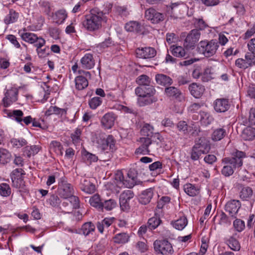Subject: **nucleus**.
<instances>
[{"instance_id": "1", "label": "nucleus", "mask_w": 255, "mask_h": 255, "mask_svg": "<svg viewBox=\"0 0 255 255\" xmlns=\"http://www.w3.org/2000/svg\"><path fill=\"white\" fill-rule=\"evenodd\" d=\"M104 12L97 9H93L90 14L85 16L82 22L83 27L88 31L93 32L100 29L103 23H107L108 19Z\"/></svg>"}, {"instance_id": "2", "label": "nucleus", "mask_w": 255, "mask_h": 255, "mask_svg": "<svg viewBox=\"0 0 255 255\" xmlns=\"http://www.w3.org/2000/svg\"><path fill=\"white\" fill-rule=\"evenodd\" d=\"M135 94L139 97L138 103L141 107L151 104L157 101V98L154 96L156 90L151 84L147 86H138L135 89Z\"/></svg>"}, {"instance_id": "3", "label": "nucleus", "mask_w": 255, "mask_h": 255, "mask_svg": "<svg viewBox=\"0 0 255 255\" xmlns=\"http://www.w3.org/2000/svg\"><path fill=\"white\" fill-rule=\"evenodd\" d=\"M218 42L215 40L200 41L197 47L198 52L206 57L213 56L218 48Z\"/></svg>"}, {"instance_id": "4", "label": "nucleus", "mask_w": 255, "mask_h": 255, "mask_svg": "<svg viewBox=\"0 0 255 255\" xmlns=\"http://www.w3.org/2000/svg\"><path fill=\"white\" fill-rule=\"evenodd\" d=\"M58 192L59 195L64 199H67L74 194L73 186L65 177L60 178L58 181Z\"/></svg>"}, {"instance_id": "5", "label": "nucleus", "mask_w": 255, "mask_h": 255, "mask_svg": "<svg viewBox=\"0 0 255 255\" xmlns=\"http://www.w3.org/2000/svg\"><path fill=\"white\" fill-rule=\"evenodd\" d=\"M156 253L163 255H171L174 253L171 244L166 240H156L153 243Z\"/></svg>"}, {"instance_id": "6", "label": "nucleus", "mask_w": 255, "mask_h": 255, "mask_svg": "<svg viewBox=\"0 0 255 255\" xmlns=\"http://www.w3.org/2000/svg\"><path fill=\"white\" fill-rule=\"evenodd\" d=\"M200 36L201 33L199 29H194L191 30L184 40V47L186 50L194 49Z\"/></svg>"}, {"instance_id": "7", "label": "nucleus", "mask_w": 255, "mask_h": 255, "mask_svg": "<svg viewBox=\"0 0 255 255\" xmlns=\"http://www.w3.org/2000/svg\"><path fill=\"white\" fill-rule=\"evenodd\" d=\"M80 75L75 79V87L78 90H82L88 86V78H91V74L89 72L83 70H79Z\"/></svg>"}, {"instance_id": "8", "label": "nucleus", "mask_w": 255, "mask_h": 255, "mask_svg": "<svg viewBox=\"0 0 255 255\" xmlns=\"http://www.w3.org/2000/svg\"><path fill=\"white\" fill-rule=\"evenodd\" d=\"M145 17L152 23H158L164 19L163 13L158 12L153 8H149L145 10Z\"/></svg>"}, {"instance_id": "9", "label": "nucleus", "mask_w": 255, "mask_h": 255, "mask_svg": "<svg viewBox=\"0 0 255 255\" xmlns=\"http://www.w3.org/2000/svg\"><path fill=\"white\" fill-rule=\"evenodd\" d=\"M136 57L141 59H150L156 54L155 49L151 47H139L136 49Z\"/></svg>"}, {"instance_id": "10", "label": "nucleus", "mask_w": 255, "mask_h": 255, "mask_svg": "<svg viewBox=\"0 0 255 255\" xmlns=\"http://www.w3.org/2000/svg\"><path fill=\"white\" fill-rule=\"evenodd\" d=\"M18 93V91L16 88H11L7 90L2 100L4 107H7L17 101Z\"/></svg>"}, {"instance_id": "11", "label": "nucleus", "mask_w": 255, "mask_h": 255, "mask_svg": "<svg viewBox=\"0 0 255 255\" xmlns=\"http://www.w3.org/2000/svg\"><path fill=\"white\" fill-rule=\"evenodd\" d=\"M116 140L112 135H109L106 138L101 139L100 143V148L103 150H110L112 152L116 150Z\"/></svg>"}, {"instance_id": "12", "label": "nucleus", "mask_w": 255, "mask_h": 255, "mask_svg": "<svg viewBox=\"0 0 255 255\" xmlns=\"http://www.w3.org/2000/svg\"><path fill=\"white\" fill-rule=\"evenodd\" d=\"M194 146L203 152V154L208 153L211 148L209 140L204 136L196 139Z\"/></svg>"}, {"instance_id": "13", "label": "nucleus", "mask_w": 255, "mask_h": 255, "mask_svg": "<svg viewBox=\"0 0 255 255\" xmlns=\"http://www.w3.org/2000/svg\"><path fill=\"white\" fill-rule=\"evenodd\" d=\"M236 65L240 68L246 69L253 65H255V57L246 53L245 59L239 58L236 61Z\"/></svg>"}, {"instance_id": "14", "label": "nucleus", "mask_w": 255, "mask_h": 255, "mask_svg": "<svg viewBox=\"0 0 255 255\" xmlns=\"http://www.w3.org/2000/svg\"><path fill=\"white\" fill-rule=\"evenodd\" d=\"M140 141L141 144L136 149L135 153L137 154H140L143 155L149 154L150 152L149 146L152 144L151 139L149 137H141L140 138Z\"/></svg>"}, {"instance_id": "15", "label": "nucleus", "mask_w": 255, "mask_h": 255, "mask_svg": "<svg viewBox=\"0 0 255 255\" xmlns=\"http://www.w3.org/2000/svg\"><path fill=\"white\" fill-rule=\"evenodd\" d=\"M138 172L134 168H130L128 172V180L127 184L128 188H131L135 185L140 184L141 182L137 178Z\"/></svg>"}, {"instance_id": "16", "label": "nucleus", "mask_w": 255, "mask_h": 255, "mask_svg": "<svg viewBox=\"0 0 255 255\" xmlns=\"http://www.w3.org/2000/svg\"><path fill=\"white\" fill-rule=\"evenodd\" d=\"M80 187L82 191L87 194H92L96 191L95 185L89 179L83 178L81 179Z\"/></svg>"}, {"instance_id": "17", "label": "nucleus", "mask_w": 255, "mask_h": 255, "mask_svg": "<svg viewBox=\"0 0 255 255\" xmlns=\"http://www.w3.org/2000/svg\"><path fill=\"white\" fill-rule=\"evenodd\" d=\"M116 118V116L113 113H108L101 119L102 125L105 128H111L114 125Z\"/></svg>"}, {"instance_id": "18", "label": "nucleus", "mask_w": 255, "mask_h": 255, "mask_svg": "<svg viewBox=\"0 0 255 255\" xmlns=\"http://www.w3.org/2000/svg\"><path fill=\"white\" fill-rule=\"evenodd\" d=\"M240 203L238 200H232L228 202L225 206V210L229 213V215L233 217L237 213L240 208Z\"/></svg>"}, {"instance_id": "19", "label": "nucleus", "mask_w": 255, "mask_h": 255, "mask_svg": "<svg viewBox=\"0 0 255 255\" xmlns=\"http://www.w3.org/2000/svg\"><path fill=\"white\" fill-rule=\"evenodd\" d=\"M191 94L196 98H200L205 91V88L201 84L193 83L189 86Z\"/></svg>"}, {"instance_id": "20", "label": "nucleus", "mask_w": 255, "mask_h": 255, "mask_svg": "<svg viewBox=\"0 0 255 255\" xmlns=\"http://www.w3.org/2000/svg\"><path fill=\"white\" fill-rule=\"evenodd\" d=\"M81 66L86 69H91L95 65V60L93 56L91 54H86L80 60Z\"/></svg>"}, {"instance_id": "21", "label": "nucleus", "mask_w": 255, "mask_h": 255, "mask_svg": "<svg viewBox=\"0 0 255 255\" xmlns=\"http://www.w3.org/2000/svg\"><path fill=\"white\" fill-rule=\"evenodd\" d=\"M127 183L128 180L124 179L123 172L121 171H118L115 175L114 185L119 189L127 188Z\"/></svg>"}, {"instance_id": "22", "label": "nucleus", "mask_w": 255, "mask_h": 255, "mask_svg": "<svg viewBox=\"0 0 255 255\" xmlns=\"http://www.w3.org/2000/svg\"><path fill=\"white\" fill-rule=\"evenodd\" d=\"M153 195V192L152 188L147 189L143 191L139 195V201L143 205L148 204Z\"/></svg>"}, {"instance_id": "23", "label": "nucleus", "mask_w": 255, "mask_h": 255, "mask_svg": "<svg viewBox=\"0 0 255 255\" xmlns=\"http://www.w3.org/2000/svg\"><path fill=\"white\" fill-rule=\"evenodd\" d=\"M245 157V154L243 151H237L234 155V157L232 158H226V160L231 161L232 162H229L228 163L231 164H236L237 165V167H239L242 166L243 162H242V158Z\"/></svg>"}, {"instance_id": "24", "label": "nucleus", "mask_w": 255, "mask_h": 255, "mask_svg": "<svg viewBox=\"0 0 255 255\" xmlns=\"http://www.w3.org/2000/svg\"><path fill=\"white\" fill-rule=\"evenodd\" d=\"M143 27L137 21H133L127 23L125 25L126 30L136 33L142 32Z\"/></svg>"}, {"instance_id": "25", "label": "nucleus", "mask_w": 255, "mask_h": 255, "mask_svg": "<svg viewBox=\"0 0 255 255\" xmlns=\"http://www.w3.org/2000/svg\"><path fill=\"white\" fill-rule=\"evenodd\" d=\"M170 49L172 54L177 57H188L189 55L183 47L173 45L171 46Z\"/></svg>"}, {"instance_id": "26", "label": "nucleus", "mask_w": 255, "mask_h": 255, "mask_svg": "<svg viewBox=\"0 0 255 255\" xmlns=\"http://www.w3.org/2000/svg\"><path fill=\"white\" fill-rule=\"evenodd\" d=\"M242 138L245 140H252L255 137V128L248 127L242 131Z\"/></svg>"}, {"instance_id": "27", "label": "nucleus", "mask_w": 255, "mask_h": 255, "mask_svg": "<svg viewBox=\"0 0 255 255\" xmlns=\"http://www.w3.org/2000/svg\"><path fill=\"white\" fill-rule=\"evenodd\" d=\"M156 83L163 86L170 85L172 83V80L169 76L162 74H158L155 76Z\"/></svg>"}, {"instance_id": "28", "label": "nucleus", "mask_w": 255, "mask_h": 255, "mask_svg": "<svg viewBox=\"0 0 255 255\" xmlns=\"http://www.w3.org/2000/svg\"><path fill=\"white\" fill-rule=\"evenodd\" d=\"M89 203L92 207L96 208L98 211H102V205L103 202L100 196L98 194H95L90 197Z\"/></svg>"}, {"instance_id": "29", "label": "nucleus", "mask_w": 255, "mask_h": 255, "mask_svg": "<svg viewBox=\"0 0 255 255\" xmlns=\"http://www.w3.org/2000/svg\"><path fill=\"white\" fill-rule=\"evenodd\" d=\"M67 13L64 9H60L57 11L52 15L53 19L57 24H61L67 17Z\"/></svg>"}, {"instance_id": "30", "label": "nucleus", "mask_w": 255, "mask_h": 255, "mask_svg": "<svg viewBox=\"0 0 255 255\" xmlns=\"http://www.w3.org/2000/svg\"><path fill=\"white\" fill-rule=\"evenodd\" d=\"M165 93L167 97L177 99L181 94V91L178 88L171 86L165 89Z\"/></svg>"}, {"instance_id": "31", "label": "nucleus", "mask_w": 255, "mask_h": 255, "mask_svg": "<svg viewBox=\"0 0 255 255\" xmlns=\"http://www.w3.org/2000/svg\"><path fill=\"white\" fill-rule=\"evenodd\" d=\"M184 190L186 194L192 197L197 195L199 193V189L190 183L185 185Z\"/></svg>"}, {"instance_id": "32", "label": "nucleus", "mask_w": 255, "mask_h": 255, "mask_svg": "<svg viewBox=\"0 0 255 255\" xmlns=\"http://www.w3.org/2000/svg\"><path fill=\"white\" fill-rule=\"evenodd\" d=\"M200 115L201 124L204 126L210 125L213 121V117L208 113L201 111Z\"/></svg>"}, {"instance_id": "33", "label": "nucleus", "mask_w": 255, "mask_h": 255, "mask_svg": "<svg viewBox=\"0 0 255 255\" xmlns=\"http://www.w3.org/2000/svg\"><path fill=\"white\" fill-rule=\"evenodd\" d=\"M95 229V226L93 223L91 222L84 223L81 227V230L83 235L88 236L92 234Z\"/></svg>"}, {"instance_id": "34", "label": "nucleus", "mask_w": 255, "mask_h": 255, "mask_svg": "<svg viewBox=\"0 0 255 255\" xmlns=\"http://www.w3.org/2000/svg\"><path fill=\"white\" fill-rule=\"evenodd\" d=\"M136 82L139 86H147L151 84V79L147 75L142 74L136 78Z\"/></svg>"}, {"instance_id": "35", "label": "nucleus", "mask_w": 255, "mask_h": 255, "mask_svg": "<svg viewBox=\"0 0 255 255\" xmlns=\"http://www.w3.org/2000/svg\"><path fill=\"white\" fill-rule=\"evenodd\" d=\"M18 17V13L12 9H10L9 14L4 18V22L8 24L16 21Z\"/></svg>"}, {"instance_id": "36", "label": "nucleus", "mask_w": 255, "mask_h": 255, "mask_svg": "<svg viewBox=\"0 0 255 255\" xmlns=\"http://www.w3.org/2000/svg\"><path fill=\"white\" fill-rule=\"evenodd\" d=\"M229 162H232L229 160H226V158L224 159V176H229L233 174L234 173V168L237 167L236 164H231L228 163Z\"/></svg>"}, {"instance_id": "37", "label": "nucleus", "mask_w": 255, "mask_h": 255, "mask_svg": "<svg viewBox=\"0 0 255 255\" xmlns=\"http://www.w3.org/2000/svg\"><path fill=\"white\" fill-rule=\"evenodd\" d=\"M21 38L24 41L30 43H34L38 39V37L36 34L30 32H25L21 35Z\"/></svg>"}, {"instance_id": "38", "label": "nucleus", "mask_w": 255, "mask_h": 255, "mask_svg": "<svg viewBox=\"0 0 255 255\" xmlns=\"http://www.w3.org/2000/svg\"><path fill=\"white\" fill-rule=\"evenodd\" d=\"M173 226L178 230H183L187 224V218L183 216L176 220L173 224Z\"/></svg>"}, {"instance_id": "39", "label": "nucleus", "mask_w": 255, "mask_h": 255, "mask_svg": "<svg viewBox=\"0 0 255 255\" xmlns=\"http://www.w3.org/2000/svg\"><path fill=\"white\" fill-rule=\"evenodd\" d=\"M11 155L7 150L4 148H0V162L4 164L10 160Z\"/></svg>"}, {"instance_id": "40", "label": "nucleus", "mask_w": 255, "mask_h": 255, "mask_svg": "<svg viewBox=\"0 0 255 255\" xmlns=\"http://www.w3.org/2000/svg\"><path fill=\"white\" fill-rule=\"evenodd\" d=\"M117 202L114 199H110L109 200H105L104 202H103L102 205V211H103L104 209L107 211H111L117 206Z\"/></svg>"}, {"instance_id": "41", "label": "nucleus", "mask_w": 255, "mask_h": 255, "mask_svg": "<svg viewBox=\"0 0 255 255\" xmlns=\"http://www.w3.org/2000/svg\"><path fill=\"white\" fill-rule=\"evenodd\" d=\"M227 244L229 247L233 251H239L240 249V245L237 239L231 237L227 240Z\"/></svg>"}, {"instance_id": "42", "label": "nucleus", "mask_w": 255, "mask_h": 255, "mask_svg": "<svg viewBox=\"0 0 255 255\" xmlns=\"http://www.w3.org/2000/svg\"><path fill=\"white\" fill-rule=\"evenodd\" d=\"M40 150V147L37 145L26 146L24 148V153L27 157H30L32 155L37 154Z\"/></svg>"}, {"instance_id": "43", "label": "nucleus", "mask_w": 255, "mask_h": 255, "mask_svg": "<svg viewBox=\"0 0 255 255\" xmlns=\"http://www.w3.org/2000/svg\"><path fill=\"white\" fill-rule=\"evenodd\" d=\"M129 236L126 233L117 234L114 237V241L118 244H125L128 242Z\"/></svg>"}, {"instance_id": "44", "label": "nucleus", "mask_w": 255, "mask_h": 255, "mask_svg": "<svg viewBox=\"0 0 255 255\" xmlns=\"http://www.w3.org/2000/svg\"><path fill=\"white\" fill-rule=\"evenodd\" d=\"M153 127L149 124H146L142 127L141 130V133L142 135L146 136V137H149L150 138L153 134Z\"/></svg>"}, {"instance_id": "45", "label": "nucleus", "mask_w": 255, "mask_h": 255, "mask_svg": "<svg viewBox=\"0 0 255 255\" xmlns=\"http://www.w3.org/2000/svg\"><path fill=\"white\" fill-rule=\"evenodd\" d=\"M11 193L9 185L5 183L0 184V195L3 197L9 196Z\"/></svg>"}, {"instance_id": "46", "label": "nucleus", "mask_w": 255, "mask_h": 255, "mask_svg": "<svg viewBox=\"0 0 255 255\" xmlns=\"http://www.w3.org/2000/svg\"><path fill=\"white\" fill-rule=\"evenodd\" d=\"M161 220L156 217L150 218L148 221V228L152 230L156 228L161 223Z\"/></svg>"}, {"instance_id": "47", "label": "nucleus", "mask_w": 255, "mask_h": 255, "mask_svg": "<svg viewBox=\"0 0 255 255\" xmlns=\"http://www.w3.org/2000/svg\"><path fill=\"white\" fill-rule=\"evenodd\" d=\"M176 128L180 132L184 134H187L189 133V126L185 121H181L179 122L176 125Z\"/></svg>"}, {"instance_id": "48", "label": "nucleus", "mask_w": 255, "mask_h": 255, "mask_svg": "<svg viewBox=\"0 0 255 255\" xmlns=\"http://www.w3.org/2000/svg\"><path fill=\"white\" fill-rule=\"evenodd\" d=\"M253 195L252 189L249 187H244L240 193V197L244 200H247Z\"/></svg>"}, {"instance_id": "49", "label": "nucleus", "mask_w": 255, "mask_h": 255, "mask_svg": "<svg viewBox=\"0 0 255 255\" xmlns=\"http://www.w3.org/2000/svg\"><path fill=\"white\" fill-rule=\"evenodd\" d=\"M102 100L101 98L95 97L89 101V105L91 109L95 110L101 105Z\"/></svg>"}, {"instance_id": "50", "label": "nucleus", "mask_w": 255, "mask_h": 255, "mask_svg": "<svg viewBox=\"0 0 255 255\" xmlns=\"http://www.w3.org/2000/svg\"><path fill=\"white\" fill-rule=\"evenodd\" d=\"M11 143L13 147L16 148H20L27 143L26 140L24 138H12Z\"/></svg>"}, {"instance_id": "51", "label": "nucleus", "mask_w": 255, "mask_h": 255, "mask_svg": "<svg viewBox=\"0 0 255 255\" xmlns=\"http://www.w3.org/2000/svg\"><path fill=\"white\" fill-rule=\"evenodd\" d=\"M214 110L217 113L223 112V99H217L214 102Z\"/></svg>"}, {"instance_id": "52", "label": "nucleus", "mask_w": 255, "mask_h": 255, "mask_svg": "<svg viewBox=\"0 0 255 255\" xmlns=\"http://www.w3.org/2000/svg\"><path fill=\"white\" fill-rule=\"evenodd\" d=\"M134 194L131 190H126L124 191L120 196V200H126L128 201L133 197Z\"/></svg>"}, {"instance_id": "53", "label": "nucleus", "mask_w": 255, "mask_h": 255, "mask_svg": "<svg viewBox=\"0 0 255 255\" xmlns=\"http://www.w3.org/2000/svg\"><path fill=\"white\" fill-rule=\"evenodd\" d=\"M191 158L193 160H197L202 154H204L200 150L198 149L196 147L193 146L191 151Z\"/></svg>"}, {"instance_id": "54", "label": "nucleus", "mask_w": 255, "mask_h": 255, "mask_svg": "<svg viewBox=\"0 0 255 255\" xmlns=\"http://www.w3.org/2000/svg\"><path fill=\"white\" fill-rule=\"evenodd\" d=\"M247 47L249 52L247 53L254 56L255 59V38H252L248 42Z\"/></svg>"}, {"instance_id": "55", "label": "nucleus", "mask_w": 255, "mask_h": 255, "mask_svg": "<svg viewBox=\"0 0 255 255\" xmlns=\"http://www.w3.org/2000/svg\"><path fill=\"white\" fill-rule=\"evenodd\" d=\"M23 115V113L22 111L15 110L12 111L10 116L14 119L18 123H21L22 121Z\"/></svg>"}, {"instance_id": "56", "label": "nucleus", "mask_w": 255, "mask_h": 255, "mask_svg": "<svg viewBox=\"0 0 255 255\" xmlns=\"http://www.w3.org/2000/svg\"><path fill=\"white\" fill-rule=\"evenodd\" d=\"M82 155L85 159H87L90 162H96L98 160V157L91 153H90L86 150L82 152Z\"/></svg>"}, {"instance_id": "57", "label": "nucleus", "mask_w": 255, "mask_h": 255, "mask_svg": "<svg viewBox=\"0 0 255 255\" xmlns=\"http://www.w3.org/2000/svg\"><path fill=\"white\" fill-rule=\"evenodd\" d=\"M235 229L238 232H242L245 228V222L241 219H236L233 222Z\"/></svg>"}, {"instance_id": "58", "label": "nucleus", "mask_w": 255, "mask_h": 255, "mask_svg": "<svg viewBox=\"0 0 255 255\" xmlns=\"http://www.w3.org/2000/svg\"><path fill=\"white\" fill-rule=\"evenodd\" d=\"M179 18L178 15L176 12V10L169 9L167 11V19L175 22Z\"/></svg>"}, {"instance_id": "59", "label": "nucleus", "mask_w": 255, "mask_h": 255, "mask_svg": "<svg viewBox=\"0 0 255 255\" xmlns=\"http://www.w3.org/2000/svg\"><path fill=\"white\" fill-rule=\"evenodd\" d=\"M81 134V130L79 128H77L74 132L71 134V138L74 144H77L80 142Z\"/></svg>"}, {"instance_id": "60", "label": "nucleus", "mask_w": 255, "mask_h": 255, "mask_svg": "<svg viewBox=\"0 0 255 255\" xmlns=\"http://www.w3.org/2000/svg\"><path fill=\"white\" fill-rule=\"evenodd\" d=\"M223 137V129L222 128H219L213 132L212 138L214 141H218L222 139Z\"/></svg>"}, {"instance_id": "61", "label": "nucleus", "mask_w": 255, "mask_h": 255, "mask_svg": "<svg viewBox=\"0 0 255 255\" xmlns=\"http://www.w3.org/2000/svg\"><path fill=\"white\" fill-rule=\"evenodd\" d=\"M12 180V182L13 183V186L17 188H22V187H24V182L23 180L21 177H14V179Z\"/></svg>"}, {"instance_id": "62", "label": "nucleus", "mask_w": 255, "mask_h": 255, "mask_svg": "<svg viewBox=\"0 0 255 255\" xmlns=\"http://www.w3.org/2000/svg\"><path fill=\"white\" fill-rule=\"evenodd\" d=\"M211 71L210 68H207L205 69L203 74L202 75V80L203 82H208L212 79L211 76Z\"/></svg>"}, {"instance_id": "63", "label": "nucleus", "mask_w": 255, "mask_h": 255, "mask_svg": "<svg viewBox=\"0 0 255 255\" xmlns=\"http://www.w3.org/2000/svg\"><path fill=\"white\" fill-rule=\"evenodd\" d=\"M117 12L122 16H127L129 14V12L126 7L117 6L116 8Z\"/></svg>"}, {"instance_id": "64", "label": "nucleus", "mask_w": 255, "mask_h": 255, "mask_svg": "<svg viewBox=\"0 0 255 255\" xmlns=\"http://www.w3.org/2000/svg\"><path fill=\"white\" fill-rule=\"evenodd\" d=\"M68 198L69 199V201L74 208L77 209L79 207V199L78 197L72 195Z\"/></svg>"}]
</instances>
